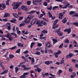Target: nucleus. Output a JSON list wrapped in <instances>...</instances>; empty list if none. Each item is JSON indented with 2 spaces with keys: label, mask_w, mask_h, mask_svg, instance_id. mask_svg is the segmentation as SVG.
Masks as SVG:
<instances>
[{
  "label": "nucleus",
  "mask_w": 78,
  "mask_h": 78,
  "mask_svg": "<svg viewBox=\"0 0 78 78\" xmlns=\"http://www.w3.org/2000/svg\"><path fill=\"white\" fill-rule=\"evenodd\" d=\"M17 33L18 34H20V30H17Z\"/></svg>",
  "instance_id": "obj_64"
},
{
  "label": "nucleus",
  "mask_w": 78,
  "mask_h": 78,
  "mask_svg": "<svg viewBox=\"0 0 78 78\" xmlns=\"http://www.w3.org/2000/svg\"><path fill=\"white\" fill-rule=\"evenodd\" d=\"M36 12V11L35 10H32L30 11V12H27V14H33L34 13V12Z\"/></svg>",
  "instance_id": "obj_12"
},
{
  "label": "nucleus",
  "mask_w": 78,
  "mask_h": 78,
  "mask_svg": "<svg viewBox=\"0 0 78 78\" xmlns=\"http://www.w3.org/2000/svg\"><path fill=\"white\" fill-rule=\"evenodd\" d=\"M47 34L48 33V31L47 30H43L41 32V34Z\"/></svg>",
  "instance_id": "obj_18"
},
{
  "label": "nucleus",
  "mask_w": 78,
  "mask_h": 78,
  "mask_svg": "<svg viewBox=\"0 0 78 78\" xmlns=\"http://www.w3.org/2000/svg\"><path fill=\"white\" fill-rule=\"evenodd\" d=\"M48 14L49 15V17H52V16H52V15L51 14V13H50V12H48Z\"/></svg>",
  "instance_id": "obj_38"
},
{
  "label": "nucleus",
  "mask_w": 78,
  "mask_h": 78,
  "mask_svg": "<svg viewBox=\"0 0 78 78\" xmlns=\"http://www.w3.org/2000/svg\"><path fill=\"white\" fill-rule=\"evenodd\" d=\"M37 21V19L36 18L35 19L33 20L32 21L31 23H30V25L28 26V28H30L31 27V26H33L35 23Z\"/></svg>",
  "instance_id": "obj_2"
},
{
  "label": "nucleus",
  "mask_w": 78,
  "mask_h": 78,
  "mask_svg": "<svg viewBox=\"0 0 78 78\" xmlns=\"http://www.w3.org/2000/svg\"><path fill=\"white\" fill-rule=\"evenodd\" d=\"M15 22H16V19L15 18H13V20H10V22H12V23H15Z\"/></svg>",
  "instance_id": "obj_30"
},
{
  "label": "nucleus",
  "mask_w": 78,
  "mask_h": 78,
  "mask_svg": "<svg viewBox=\"0 0 78 78\" xmlns=\"http://www.w3.org/2000/svg\"><path fill=\"white\" fill-rule=\"evenodd\" d=\"M8 16H9V17H10V14L8 13H5V15L4 16V17H8Z\"/></svg>",
  "instance_id": "obj_13"
},
{
  "label": "nucleus",
  "mask_w": 78,
  "mask_h": 78,
  "mask_svg": "<svg viewBox=\"0 0 78 78\" xmlns=\"http://www.w3.org/2000/svg\"><path fill=\"white\" fill-rule=\"evenodd\" d=\"M28 58L29 59H30H30H31V65H34V62H35V60H34V57H32V58L30 57H28Z\"/></svg>",
  "instance_id": "obj_4"
},
{
  "label": "nucleus",
  "mask_w": 78,
  "mask_h": 78,
  "mask_svg": "<svg viewBox=\"0 0 78 78\" xmlns=\"http://www.w3.org/2000/svg\"><path fill=\"white\" fill-rule=\"evenodd\" d=\"M7 55H8V52H7L5 55H4L3 56H2V57H5V58H6Z\"/></svg>",
  "instance_id": "obj_53"
},
{
  "label": "nucleus",
  "mask_w": 78,
  "mask_h": 78,
  "mask_svg": "<svg viewBox=\"0 0 78 78\" xmlns=\"http://www.w3.org/2000/svg\"><path fill=\"white\" fill-rule=\"evenodd\" d=\"M62 72V71L61 69H59L57 73V74L58 75H61V73Z\"/></svg>",
  "instance_id": "obj_24"
},
{
  "label": "nucleus",
  "mask_w": 78,
  "mask_h": 78,
  "mask_svg": "<svg viewBox=\"0 0 78 78\" xmlns=\"http://www.w3.org/2000/svg\"><path fill=\"white\" fill-rule=\"evenodd\" d=\"M25 23H21V24H20L19 27H22L25 26Z\"/></svg>",
  "instance_id": "obj_31"
},
{
  "label": "nucleus",
  "mask_w": 78,
  "mask_h": 78,
  "mask_svg": "<svg viewBox=\"0 0 78 78\" xmlns=\"http://www.w3.org/2000/svg\"><path fill=\"white\" fill-rule=\"evenodd\" d=\"M8 70H5L4 72L1 73L0 74V75H4V74H5V73H8Z\"/></svg>",
  "instance_id": "obj_15"
},
{
  "label": "nucleus",
  "mask_w": 78,
  "mask_h": 78,
  "mask_svg": "<svg viewBox=\"0 0 78 78\" xmlns=\"http://www.w3.org/2000/svg\"><path fill=\"white\" fill-rule=\"evenodd\" d=\"M56 54H57V55H59V54H61V51L58 50L57 52L55 53Z\"/></svg>",
  "instance_id": "obj_45"
},
{
  "label": "nucleus",
  "mask_w": 78,
  "mask_h": 78,
  "mask_svg": "<svg viewBox=\"0 0 78 78\" xmlns=\"http://www.w3.org/2000/svg\"><path fill=\"white\" fill-rule=\"evenodd\" d=\"M17 48V46H15L13 47H12L11 48H9V49H10L11 50H14V49H16Z\"/></svg>",
  "instance_id": "obj_36"
},
{
  "label": "nucleus",
  "mask_w": 78,
  "mask_h": 78,
  "mask_svg": "<svg viewBox=\"0 0 78 78\" xmlns=\"http://www.w3.org/2000/svg\"><path fill=\"white\" fill-rule=\"evenodd\" d=\"M64 32H67L68 34H70L71 32V29L69 28L68 29H65L64 30Z\"/></svg>",
  "instance_id": "obj_5"
},
{
  "label": "nucleus",
  "mask_w": 78,
  "mask_h": 78,
  "mask_svg": "<svg viewBox=\"0 0 78 78\" xmlns=\"http://www.w3.org/2000/svg\"><path fill=\"white\" fill-rule=\"evenodd\" d=\"M20 78H26V76H24L23 74V75H21L20 77Z\"/></svg>",
  "instance_id": "obj_44"
},
{
  "label": "nucleus",
  "mask_w": 78,
  "mask_h": 78,
  "mask_svg": "<svg viewBox=\"0 0 78 78\" xmlns=\"http://www.w3.org/2000/svg\"><path fill=\"white\" fill-rule=\"evenodd\" d=\"M70 5V4L69 3H67V4L65 5V6L62 8V9H65L66 8H67V7H69V6Z\"/></svg>",
  "instance_id": "obj_21"
},
{
  "label": "nucleus",
  "mask_w": 78,
  "mask_h": 78,
  "mask_svg": "<svg viewBox=\"0 0 78 78\" xmlns=\"http://www.w3.org/2000/svg\"><path fill=\"white\" fill-rule=\"evenodd\" d=\"M67 22V19L66 18H65L62 20V22L63 23H66Z\"/></svg>",
  "instance_id": "obj_23"
},
{
  "label": "nucleus",
  "mask_w": 78,
  "mask_h": 78,
  "mask_svg": "<svg viewBox=\"0 0 78 78\" xmlns=\"http://www.w3.org/2000/svg\"><path fill=\"white\" fill-rule=\"evenodd\" d=\"M64 60H61L60 64H64Z\"/></svg>",
  "instance_id": "obj_57"
},
{
  "label": "nucleus",
  "mask_w": 78,
  "mask_h": 78,
  "mask_svg": "<svg viewBox=\"0 0 78 78\" xmlns=\"http://www.w3.org/2000/svg\"><path fill=\"white\" fill-rule=\"evenodd\" d=\"M55 33H57L58 35V36H62V33H61V32H59L58 31H55Z\"/></svg>",
  "instance_id": "obj_11"
},
{
  "label": "nucleus",
  "mask_w": 78,
  "mask_h": 78,
  "mask_svg": "<svg viewBox=\"0 0 78 78\" xmlns=\"http://www.w3.org/2000/svg\"><path fill=\"white\" fill-rule=\"evenodd\" d=\"M74 11H71L70 12L69 14H70V15H71L72 14H74Z\"/></svg>",
  "instance_id": "obj_54"
},
{
  "label": "nucleus",
  "mask_w": 78,
  "mask_h": 78,
  "mask_svg": "<svg viewBox=\"0 0 78 78\" xmlns=\"http://www.w3.org/2000/svg\"><path fill=\"white\" fill-rule=\"evenodd\" d=\"M36 1L39 3V5H42V0H36Z\"/></svg>",
  "instance_id": "obj_16"
},
{
  "label": "nucleus",
  "mask_w": 78,
  "mask_h": 78,
  "mask_svg": "<svg viewBox=\"0 0 78 78\" xmlns=\"http://www.w3.org/2000/svg\"><path fill=\"white\" fill-rule=\"evenodd\" d=\"M65 42L66 44H68V43H69V40H67L65 41Z\"/></svg>",
  "instance_id": "obj_58"
},
{
  "label": "nucleus",
  "mask_w": 78,
  "mask_h": 78,
  "mask_svg": "<svg viewBox=\"0 0 78 78\" xmlns=\"http://www.w3.org/2000/svg\"><path fill=\"white\" fill-rule=\"evenodd\" d=\"M64 0H56V2H62Z\"/></svg>",
  "instance_id": "obj_56"
},
{
  "label": "nucleus",
  "mask_w": 78,
  "mask_h": 78,
  "mask_svg": "<svg viewBox=\"0 0 78 78\" xmlns=\"http://www.w3.org/2000/svg\"><path fill=\"white\" fill-rule=\"evenodd\" d=\"M21 8H22V9L24 11H27V10H28L27 8V6L24 5H23L22 6Z\"/></svg>",
  "instance_id": "obj_9"
},
{
  "label": "nucleus",
  "mask_w": 78,
  "mask_h": 78,
  "mask_svg": "<svg viewBox=\"0 0 78 78\" xmlns=\"http://www.w3.org/2000/svg\"><path fill=\"white\" fill-rule=\"evenodd\" d=\"M50 44V42H49L48 41L46 43L45 45L46 47H47V46L48 45H49Z\"/></svg>",
  "instance_id": "obj_37"
},
{
  "label": "nucleus",
  "mask_w": 78,
  "mask_h": 78,
  "mask_svg": "<svg viewBox=\"0 0 78 78\" xmlns=\"http://www.w3.org/2000/svg\"><path fill=\"white\" fill-rule=\"evenodd\" d=\"M12 15L14 16L15 17H16V18H18V17H19V16H18V15L15 13H13Z\"/></svg>",
  "instance_id": "obj_35"
},
{
  "label": "nucleus",
  "mask_w": 78,
  "mask_h": 78,
  "mask_svg": "<svg viewBox=\"0 0 78 78\" xmlns=\"http://www.w3.org/2000/svg\"><path fill=\"white\" fill-rule=\"evenodd\" d=\"M33 3L34 4V5H37V2L36 1H33Z\"/></svg>",
  "instance_id": "obj_29"
},
{
  "label": "nucleus",
  "mask_w": 78,
  "mask_h": 78,
  "mask_svg": "<svg viewBox=\"0 0 78 78\" xmlns=\"http://www.w3.org/2000/svg\"><path fill=\"white\" fill-rule=\"evenodd\" d=\"M43 27V25H42V23H41V21L40 22V23L38 25L37 27Z\"/></svg>",
  "instance_id": "obj_28"
},
{
  "label": "nucleus",
  "mask_w": 78,
  "mask_h": 78,
  "mask_svg": "<svg viewBox=\"0 0 78 78\" xmlns=\"http://www.w3.org/2000/svg\"><path fill=\"white\" fill-rule=\"evenodd\" d=\"M21 4V2H17L16 4V3L13 2L12 4V6H13V9H17V8L19 7L20 5Z\"/></svg>",
  "instance_id": "obj_1"
},
{
  "label": "nucleus",
  "mask_w": 78,
  "mask_h": 78,
  "mask_svg": "<svg viewBox=\"0 0 78 78\" xmlns=\"http://www.w3.org/2000/svg\"><path fill=\"white\" fill-rule=\"evenodd\" d=\"M31 1H27V5H30V4H31Z\"/></svg>",
  "instance_id": "obj_47"
},
{
  "label": "nucleus",
  "mask_w": 78,
  "mask_h": 78,
  "mask_svg": "<svg viewBox=\"0 0 78 78\" xmlns=\"http://www.w3.org/2000/svg\"><path fill=\"white\" fill-rule=\"evenodd\" d=\"M7 29L9 31L11 30V26H8L7 27Z\"/></svg>",
  "instance_id": "obj_62"
},
{
  "label": "nucleus",
  "mask_w": 78,
  "mask_h": 78,
  "mask_svg": "<svg viewBox=\"0 0 78 78\" xmlns=\"http://www.w3.org/2000/svg\"><path fill=\"white\" fill-rule=\"evenodd\" d=\"M50 63H52V61H51L50 62L49 61H47L44 62V64L47 65H49Z\"/></svg>",
  "instance_id": "obj_20"
},
{
  "label": "nucleus",
  "mask_w": 78,
  "mask_h": 78,
  "mask_svg": "<svg viewBox=\"0 0 78 78\" xmlns=\"http://www.w3.org/2000/svg\"><path fill=\"white\" fill-rule=\"evenodd\" d=\"M62 17H63V15H62V13H60L59 14V15L58 16L59 18L60 19H61L62 18Z\"/></svg>",
  "instance_id": "obj_19"
},
{
  "label": "nucleus",
  "mask_w": 78,
  "mask_h": 78,
  "mask_svg": "<svg viewBox=\"0 0 78 78\" xmlns=\"http://www.w3.org/2000/svg\"><path fill=\"white\" fill-rule=\"evenodd\" d=\"M29 74V73H23V75L24 76H25V75H28V74Z\"/></svg>",
  "instance_id": "obj_52"
},
{
  "label": "nucleus",
  "mask_w": 78,
  "mask_h": 78,
  "mask_svg": "<svg viewBox=\"0 0 78 78\" xmlns=\"http://www.w3.org/2000/svg\"><path fill=\"white\" fill-rule=\"evenodd\" d=\"M24 22L25 23H26V24L29 23L30 22V20L27 19H26L25 20Z\"/></svg>",
  "instance_id": "obj_22"
},
{
  "label": "nucleus",
  "mask_w": 78,
  "mask_h": 78,
  "mask_svg": "<svg viewBox=\"0 0 78 78\" xmlns=\"http://www.w3.org/2000/svg\"><path fill=\"white\" fill-rule=\"evenodd\" d=\"M2 9H6V5L5 4L3 3L2 4Z\"/></svg>",
  "instance_id": "obj_32"
},
{
  "label": "nucleus",
  "mask_w": 78,
  "mask_h": 78,
  "mask_svg": "<svg viewBox=\"0 0 78 78\" xmlns=\"http://www.w3.org/2000/svg\"><path fill=\"white\" fill-rule=\"evenodd\" d=\"M9 41H12V39H13V38L12 37H9L8 38Z\"/></svg>",
  "instance_id": "obj_39"
},
{
  "label": "nucleus",
  "mask_w": 78,
  "mask_h": 78,
  "mask_svg": "<svg viewBox=\"0 0 78 78\" xmlns=\"http://www.w3.org/2000/svg\"><path fill=\"white\" fill-rule=\"evenodd\" d=\"M52 41H53V45H55L56 43L57 42V40L56 39H52Z\"/></svg>",
  "instance_id": "obj_17"
},
{
  "label": "nucleus",
  "mask_w": 78,
  "mask_h": 78,
  "mask_svg": "<svg viewBox=\"0 0 78 78\" xmlns=\"http://www.w3.org/2000/svg\"><path fill=\"white\" fill-rule=\"evenodd\" d=\"M35 72H38V73H40V72L42 71V69L39 68H37V69H35Z\"/></svg>",
  "instance_id": "obj_10"
},
{
  "label": "nucleus",
  "mask_w": 78,
  "mask_h": 78,
  "mask_svg": "<svg viewBox=\"0 0 78 78\" xmlns=\"http://www.w3.org/2000/svg\"><path fill=\"white\" fill-rule=\"evenodd\" d=\"M9 58L10 59H12V58H14V55L12 54H10L9 55Z\"/></svg>",
  "instance_id": "obj_25"
},
{
  "label": "nucleus",
  "mask_w": 78,
  "mask_h": 78,
  "mask_svg": "<svg viewBox=\"0 0 78 78\" xmlns=\"http://www.w3.org/2000/svg\"><path fill=\"white\" fill-rule=\"evenodd\" d=\"M43 5H44L45 6H47L48 5V4H47V3L45 2H44Z\"/></svg>",
  "instance_id": "obj_48"
},
{
  "label": "nucleus",
  "mask_w": 78,
  "mask_h": 78,
  "mask_svg": "<svg viewBox=\"0 0 78 78\" xmlns=\"http://www.w3.org/2000/svg\"><path fill=\"white\" fill-rule=\"evenodd\" d=\"M52 9V6H50L49 8H48V10H51Z\"/></svg>",
  "instance_id": "obj_55"
},
{
  "label": "nucleus",
  "mask_w": 78,
  "mask_h": 78,
  "mask_svg": "<svg viewBox=\"0 0 78 78\" xmlns=\"http://www.w3.org/2000/svg\"><path fill=\"white\" fill-rule=\"evenodd\" d=\"M55 55V57L56 58H58V54H56V53H55L54 54Z\"/></svg>",
  "instance_id": "obj_49"
},
{
  "label": "nucleus",
  "mask_w": 78,
  "mask_h": 78,
  "mask_svg": "<svg viewBox=\"0 0 78 78\" xmlns=\"http://www.w3.org/2000/svg\"><path fill=\"white\" fill-rule=\"evenodd\" d=\"M41 23H42V24H43V25H47V23L45 22H44L43 21H41Z\"/></svg>",
  "instance_id": "obj_27"
},
{
  "label": "nucleus",
  "mask_w": 78,
  "mask_h": 78,
  "mask_svg": "<svg viewBox=\"0 0 78 78\" xmlns=\"http://www.w3.org/2000/svg\"><path fill=\"white\" fill-rule=\"evenodd\" d=\"M56 8H58V6H55L52 8L53 11H55V9Z\"/></svg>",
  "instance_id": "obj_34"
},
{
  "label": "nucleus",
  "mask_w": 78,
  "mask_h": 78,
  "mask_svg": "<svg viewBox=\"0 0 78 78\" xmlns=\"http://www.w3.org/2000/svg\"><path fill=\"white\" fill-rule=\"evenodd\" d=\"M41 22H40V21H37V22L36 23V25H38Z\"/></svg>",
  "instance_id": "obj_63"
},
{
  "label": "nucleus",
  "mask_w": 78,
  "mask_h": 78,
  "mask_svg": "<svg viewBox=\"0 0 78 78\" xmlns=\"http://www.w3.org/2000/svg\"><path fill=\"white\" fill-rule=\"evenodd\" d=\"M20 49H18L16 51V53H20Z\"/></svg>",
  "instance_id": "obj_41"
},
{
  "label": "nucleus",
  "mask_w": 78,
  "mask_h": 78,
  "mask_svg": "<svg viewBox=\"0 0 78 78\" xmlns=\"http://www.w3.org/2000/svg\"><path fill=\"white\" fill-rule=\"evenodd\" d=\"M40 52L42 53V54H44V53L47 54V49H45V51L44 50H41L40 51Z\"/></svg>",
  "instance_id": "obj_8"
},
{
  "label": "nucleus",
  "mask_w": 78,
  "mask_h": 78,
  "mask_svg": "<svg viewBox=\"0 0 78 78\" xmlns=\"http://www.w3.org/2000/svg\"><path fill=\"white\" fill-rule=\"evenodd\" d=\"M63 43H62L59 46V48H62V47H63Z\"/></svg>",
  "instance_id": "obj_43"
},
{
  "label": "nucleus",
  "mask_w": 78,
  "mask_h": 78,
  "mask_svg": "<svg viewBox=\"0 0 78 78\" xmlns=\"http://www.w3.org/2000/svg\"><path fill=\"white\" fill-rule=\"evenodd\" d=\"M31 15H29L27 17V19H28V20H30H30H31Z\"/></svg>",
  "instance_id": "obj_33"
},
{
  "label": "nucleus",
  "mask_w": 78,
  "mask_h": 78,
  "mask_svg": "<svg viewBox=\"0 0 78 78\" xmlns=\"http://www.w3.org/2000/svg\"><path fill=\"white\" fill-rule=\"evenodd\" d=\"M34 44H35V43L32 42V43H31L30 45V48H33V47L34 46Z\"/></svg>",
  "instance_id": "obj_40"
},
{
  "label": "nucleus",
  "mask_w": 78,
  "mask_h": 78,
  "mask_svg": "<svg viewBox=\"0 0 78 78\" xmlns=\"http://www.w3.org/2000/svg\"><path fill=\"white\" fill-rule=\"evenodd\" d=\"M23 17L21 16L19 18V20H22L23 19Z\"/></svg>",
  "instance_id": "obj_61"
},
{
  "label": "nucleus",
  "mask_w": 78,
  "mask_h": 78,
  "mask_svg": "<svg viewBox=\"0 0 78 78\" xmlns=\"http://www.w3.org/2000/svg\"><path fill=\"white\" fill-rule=\"evenodd\" d=\"M35 55H38V56H39L41 55V52H38L35 53Z\"/></svg>",
  "instance_id": "obj_46"
},
{
  "label": "nucleus",
  "mask_w": 78,
  "mask_h": 78,
  "mask_svg": "<svg viewBox=\"0 0 78 78\" xmlns=\"http://www.w3.org/2000/svg\"><path fill=\"white\" fill-rule=\"evenodd\" d=\"M52 45L51 44H50V45H48V46H47V47H48V48H51V47H52Z\"/></svg>",
  "instance_id": "obj_59"
},
{
  "label": "nucleus",
  "mask_w": 78,
  "mask_h": 78,
  "mask_svg": "<svg viewBox=\"0 0 78 78\" xmlns=\"http://www.w3.org/2000/svg\"><path fill=\"white\" fill-rule=\"evenodd\" d=\"M19 71V68L17 67H16L15 68V72L16 73H17V72Z\"/></svg>",
  "instance_id": "obj_42"
},
{
  "label": "nucleus",
  "mask_w": 78,
  "mask_h": 78,
  "mask_svg": "<svg viewBox=\"0 0 78 78\" xmlns=\"http://www.w3.org/2000/svg\"><path fill=\"white\" fill-rule=\"evenodd\" d=\"M58 20H59L57 19L54 22V24L53 25V27H52V29H55V28H57V27H58V26H55V25H56V23H58Z\"/></svg>",
  "instance_id": "obj_3"
},
{
  "label": "nucleus",
  "mask_w": 78,
  "mask_h": 78,
  "mask_svg": "<svg viewBox=\"0 0 78 78\" xmlns=\"http://www.w3.org/2000/svg\"><path fill=\"white\" fill-rule=\"evenodd\" d=\"M10 34L11 35H14V36L15 37V38H16V37H17V34L14 33H10Z\"/></svg>",
  "instance_id": "obj_26"
},
{
  "label": "nucleus",
  "mask_w": 78,
  "mask_h": 78,
  "mask_svg": "<svg viewBox=\"0 0 78 78\" xmlns=\"http://www.w3.org/2000/svg\"><path fill=\"white\" fill-rule=\"evenodd\" d=\"M9 68H10V69H13V68H14V66H13L12 65L10 66H9Z\"/></svg>",
  "instance_id": "obj_60"
},
{
  "label": "nucleus",
  "mask_w": 78,
  "mask_h": 78,
  "mask_svg": "<svg viewBox=\"0 0 78 78\" xmlns=\"http://www.w3.org/2000/svg\"><path fill=\"white\" fill-rule=\"evenodd\" d=\"M46 75H47V76H48V73H46L44 74V75L43 76V77H45V76H46Z\"/></svg>",
  "instance_id": "obj_51"
},
{
  "label": "nucleus",
  "mask_w": 78,
  "mask_h": 78,
  "mask_svg": "<svg viewBox=\"0 0 78 78\" xmlns=\"http://www.w3.org/2000/svg\"><path fill=\"white\" fill-rule=\"evenodd\" d=\"M22 67L23 68H24L23 69V70H30V69H31V68L30 67H27L26 68V66L25 65H23V66H22Z\"/></svg>",
  "instance_id": "obj_6"
},
{
  "label": "nucleus",
  "mask_w": 78,
  "mask_h": 78,
  "mask_svg": "<svg viewBox=\"0 0 78 78\" xmlns=\"http://www.w3.org/2000/svg\"><path fill=\"white\" fill-rule=\"evenodd\" d=\"M72 61L73 62H76V60L74 59H72Z\"/></svg>",
  "instance_id": "obj_50"
},
{
  "label": "nucleus",
  "mask_w": 78,
  "mask_h": 78,
  "mask_svg": "<svg viewBox=\"0 0 78 78\" xmlns=\"http://www.w3.org/2000/svg\"><path fill=\"white\" fill-rule=\"evenodd\" d=\"M73 56V53H70L69 54H68L67 55V56L66 57V58H71V57H72Z\"/></svg>",
  "instance_id": "obj_7"
},
{
  "label": "nucleus",
  "mask_w": 78,
  "mask_h": 78,
  "mask_svg": "<svg viewBox=\"0 0 78 78\" xmlns=\"http://www.w3.org/2000/svg\"><path fill=\"white\" fill-rule=\"evenodd\" d=\"M17 44L19 47L20 46L21 47H23V44H21V43L18 42L17 43Z\"/></svg>",
  "instance_id": "obj_14"
}]
</instances>
